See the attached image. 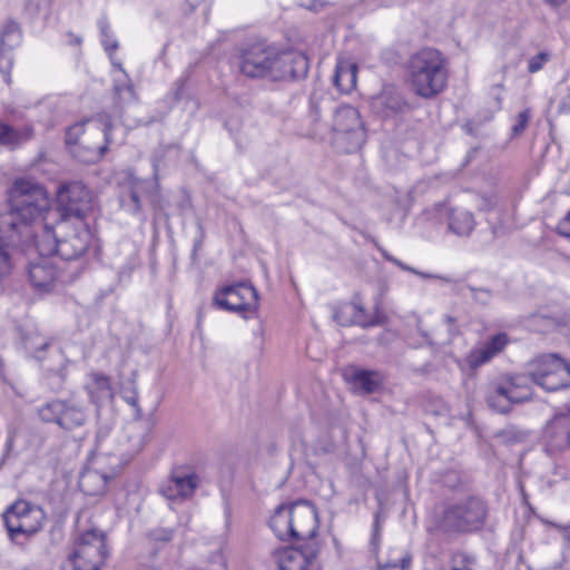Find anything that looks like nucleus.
I'll return each mask as SVG.
<instances>
[{"mask_svg": "<svg viewBox=\"0 0 570 570\" xmlns=\"http://www.w3.org/2000/svg\"><path fill=\"white\" fill-rule=\"evenodd\" d=\"M233 67L247 79L298 80L307 76L308 58L301 51H279L264 42L240 48Z\"/></svg>", "mask_w": 570, "mask_h": 570, "instance_id": "obj_1", "label": "nucleus"}, {"mask_svg": "<svg viewBox=\"0 0 570 570\" xmlns=\"http://www.w3.org/2000/svg\"><path fill=\"white\" fill-rule=\"evenodd\" d=\"M8 210L0 214V230L16 232L33 242V224L49 208L46 189L31 179H16L8 191Z\"/></svg>", "mask_w": 570, "mask_h": 570, "instance_id": "obj_2", "label": "nucleus"}, {"mask_svg": "<svg viewBox=\"0 0 570 570\" xmlns=\"http://www.w3.org/2000/svg\"><path fill=\"white\" fill-rule=\"evenodd\" d=\"M557 362L566 361L556 354L541 355L529 364L527 375L501 377L489 383L485 394L488 405L499 413H508L512 404L529 401L532 397L530 383L546 379Z\"/></svg>", "mask_w": 570, "mask_h": 570, "instance_id": "obj_3", "label": "nucleus"}, {"mask_svg": "<svg viewBox=\"0 0 570 570\" xmlns=\"http://www.w3.org/2000/svg\"><path fill=\"white\" fill-rule=\"evenodd\" d=\"M407 77L410 87L416 96L431 99L446 87V60L436 49H421L409 59Z\"/></svg>", "mask_w": 570, "mask_h": 570, "instance_id": "obj_4", "label": "nucleus"}, {"mask_svg": "<svg viewBox=\"0 0 570 570\" xmlns=\"http://www.w3.org/2000/svg\"><path fill=\"white\" fill-rule=\"evenodd\" d=\"M269 527L282 541H317L318 517L307 501L279 505L271 517Z\"/></svg>", "mask_w": 570, "mask_h": 570, "instance_id": "obj_5", "label": "nucleus"}, {"mask_svg": "<svg viewBox=\"0 0 570 570\" xmlns=\"http://www.w3.org/2000/svg\"><path fill=\"white\" fill-rule=\"evenodd\" d=\"M59 236L46 229L33 243L39 253H56L63 261H79L88 250L92 235L83 222L71 226L69 222L58 224Z\"/></svg>", "mask_w": 570, "mask_h": 570, "instance_id": "obj_6", "label": "nucleus"}, {"mask_svg": "<svg viewBox=\"0 0 570 570\" xmlns=\"http://www.w3.org/2000/svg\"><path fill=\"white\" fill-rule=\"evenodd\" d=\"M487 517V503L479 497H466L444 508L440 528L450 533L473 532L484 525Z\"/></svg>", "mask_w": 570, "mask_h": 570, "instance_id": "obj_7", "label": "nucleus"}, {"mask_svg": "<svg viewBox=\"0 0 570 570\" xmlns=\"http://www.w3.org/2000/svg\"><path fill=\"white\" fill-rule=\"evenodd\" d=\"M9 538L17 541L20 535L27 538L37 533L46 519L43 510L24 500H18L9 505L2 515Z\"/></svg>", "mask_w": 570, "mask_h": 570, "instance_id": "obj_8", "label": "nucleus"}, {"mask_svg": "<svg viewBox=\"0 0 570 570\" xmlns=\"http://www.w3.org/2000/svg\"><path fill=\"white\" fill-rule=\"evenodd\" d=\"M335 142L345 153L360 149L366 139L364 124L358 110L352 106H340L333 117Z\"/></svg>", "mask_w": 570, "mask_h": 570, "instance_id": "obj_9", "label": "nucleus"}, {"mask_svg": "<svg viewBox=\"0 0 570 570\" xmlns=\"http://www.w3.org/2000/svg\"><path fill=\"white\" fill-rule=\"evenodd\" d=\"M99 124L98 121L91 122L89 132L81 138L80 142L69 149L70 154L80 163L98 161L107 153L109 145L114 144L109 116H100Z\"/></svg>", "mask_w": 570, "mask_h": 570, "instance_id": "obj_10", "label": "nucleus"}, {"mask_svg": "<svg viewBox=\"0 0 570 570\" xmlns=\"http://www.w3.org/2000/svg\"><path fill=\"white\" fill-rule=\"evenodd\" d=\"M57 203L62 222H69L71 218H76L77 223L83 222L94 208L91 191L80 181L61 186L57 194Z\"/></svg>", "mask_w": 570, "mask_h": 570, "instance_id": "obj_11", "label": "nucleus"}, {"mask_svg": "<svg viewBox=\"0 0 570 570\" xmlns=\"http://www.w3.org/2000/svg\"><path fill=\"white\" fill-rule=\"evenodd\" d=\"M107 556L105 534L90 530L85 532L76 543L71 561L75 570H100Z\"/></svg>", "mask_w": 570, "mask_h": 570, "instance_id": "obj_12", "label": "nucleus"}, {"mask_svg": "<svg viewBox=\"0 0 570 570\" xmlns=\"http://www.w3.org/2000/svg\"><path fill=\"white\" fill-rule=\"evenodd\" d=\"M257 299L258 294L252 285L238 283L220 288L214 296V304L229 312L255 311Z\"/></svg>", "mask_w": 570, "mask_h": 570, "instance_id": "obj_13", "label": "nucleus"}, {"mask_svg": "<svg viewBox=\"0 0 570 570\" xmlns=\"http://www.w3.org/2000/svg\"><path fill=\"white\" fill-rule=\"evenodd\" d=\"M544 449L556 454L570 449V407L559 409L547 423L543 433Z\"/></svg>", "mask_w": 570, "mask_h": 570, "instance_id": "obj_14", "label": "nucleus"}, {"mask_svg": "<svg viewBox=\"0 0 570 570\" xmlns=\"http://www.w3.org/2000/svg\"><path fill=\"white\" fill-rule=\"evenodd\" d=\"M40 256L31 261L28 265V279L32 287L39 292H50L61 279L55 258L50 253H39Z\"/></svg>", "mask_w": 570, "mask_h": 570, "instance_id": "obj_15", "label": "nucleus"}, {"mask_svg": "<svg viewBox=\"0 0 570 570\" xmlns=\"http://www.w3.org/2000/svg\"><path fill=\"white\" fill-rule=\"evenodd\" d=\"M321 550L318 541L308 542L301 548L286 549L278 553L279 570H321L316 557Z\"/></svg>", "mask_w": 570, "mask_h": 570, "instance_id": "obj_16", "label": "nucleus"}, {"mask_svg": "<svg viewBox=\"0 0 570 570\" xmlns=\"http://www.w3.org/2000/svg\"><path fill=\"white\" fill-rule=\"evenodd\" d=\"M149 426L142 422L134 421L128 423L124 430L118 453L114 454L121 460L128 461L138 454L148 441Z\"/></svg>", "mask_w": 570, "mask_h": 570, "instance_id": "obj_17", "label": "nucleus"}, {"mask_svg": "<svg viewBox=\"0 0 570 570\" xmlns=\"http://www.w3.org/2000/svg\"><path fill=\"white\" fill-rule=\"evenodd\" d=\"M371 108L383 118H390L403 114L409 109V104L395 86L386 85L377 95L372 97Z\"/></svg>", "mask_w": 570, "mask_h": 570, "instance_id": "obj_18", "label": "nucleus"}, {"mask_svg": "<svg viewBox=\"0 0 570 570\" xmlns=\"http://www.w3.org/2000/svg\"><path fill=\"white\" fill-rule=\"evenodd\" d=\"M33 242L16 233L0 230V281L9 276L17 263V252Z\"/></svg>", "mask_w": 570, "mask_h": 570, "instance_id": "obj_19", "label": "nucleus"}, {"mask_svg": "<svg viewBox=\"0 0 570 570\" xmlns=\"http://www.w3.org/2000/svg\"><path fill=\"white\" fill-rule=\"evenodd\" d=\"M343 375L352 390L360 394L374 393L381 389L384 382V375L380 371L357 366L347 367Z\"/></svg>", "mask_w": 570, "mask_h": 570, "instance_id": "obj_20", "label": "nucleus"}, {"mask_svg": "<svg viewBox=\"0 0 570 570\" xmlns=\"http://www.w3.org/2000/svg\"><path fill=\"white\" fill-rule=\"evenodd\" d=\"M509 343V337L505 333H497L492 335L487 342H484L481 346H478L470 351L466 356V363L471 368H478L488 362H490L493 357H495L499 353H501L504 347Z\"/></svg>", "mask_w": 570, "mask_h": 570, "instance_id": "obj_21", "label": "nucleus"}, {"mask_svg": "<svg viewBox=\"0 0 570 570\" xmlns=\"http://www.w3.org/2000/svg\"><path fill=\"white\" fill-rule=\"evenodd\" d=\"M197 488V476L195 474H178L164 482L159 492L169 501L189 498Z\"/></svg>", "mask_w": 570, "mask_h": 570, "instance_id": "obj_22", "label": "nucleus"}, {"mask_svg": "<svg viewBox=\"0 0 570 570\" xmlns=\"http://www.w3.org/2000/svg\"><path fill=\"white\" fill-rule=\"evenodd\" d=\"M33 136V128L24 126L14 128L0 121V146L14 149L21 144L30 140Z\"/></svg>", "mask_w": 570, "mask_h": 570, "instance_id": "obj_23", "label": "nucleus"}, {"mask_svg": "<svg viewBox=\"0 0 570 570\" xmlns=\"http://www.w3.org/2000/svg\"><path fill=\"white\" fill-rule=\"evenodd\" d=\"M357 66L347 60H341L336 65L334 85L341 92L348 94L356 86Z\"/></svg>", "mask_w": 570, "mask_h": 570, "instance_id": "obj_24", "label": "nucleus"}, {"mask_svg": "<svg viewBox=\"0 0 570 570\" xmlns=\"http://www.w3.org/2000/svg\"><path fill=\"white\" fill-rule=\"evenodd\" d=\"M553 371L546 379L535 383L548 392L558 391L570 384V365L567 362H557Z\"/></svg>", "mask_w": 570, "mask_h": 570, "instance_id": "obj_25", "label": "nucleus"}, {"mask_svg": "<svg viewBox=\"0 0 570 570\" xmlns=\"http://www.w3.org/2000/svg\"><path fill=\"white\" fill-rule=\"evenodd\" d=\"M108 475L95 469H86L79 478L80 490L88 495L102 493L107 485Z\"/></svg>", "mask_w": 570, "mask_h": 570, "instance_id": "obj_26", "label": "nucleus"}, {"mask_svg": "<svg viewBox=\"0 0 570 570\" xmlns=\"http://www.w3.org/2000/svg\"><path fill=\"white\" fill-rule=\"evenodd\" d=\"M473 214L464 208H452L449 214V227L458 236H468L474 229Z\"/></svg>", "mask_w": 570, "mask_h": 570, "instance_id": "obj_27", "label": "nucleus"}, {"mask_svg": "<svg viewBox=\"0 0 570 570\" xmlns=\"http://www.w3.org/2000/svg\"><path fill=\"white\" fill-rule=\"evenodd\" d=\"M91 402L99 404L100 402L112 397V390L108 376L100 373H92L86 385Z\"/></svg>", "mask_w": 570, "mask_h": 570, "instance_id": "obj_28", "label": "nucleus"}, {"mask_svg": "<svg viewBox=\"0 0 570 570\" xmlns=\"http://www.w3.org/2000/svg\"><path fill=\"white\" fill-rule=\"evenodd\" d=\"M87 415L85 410L78 404L65 401V409L59 416L58 425L63 430H73L83 425Z\"/></svg>", "mask_w": 570, "mask_h": 570, "instance_id": "obj_29", "label": "nucleus"}, {"mask_svg": "<svg viewBox=\"0 0 570 570\" xmlns=\"http://www.w3.org/2000/svg\"><path fill=\"white\" fill-rule=\"evenodd\" d=\"M144 180L134 179L127 190H124L119 197L121 207L131 213L138 214L141 209L140 196L145 189Z\"/></svg>", "mask_w": 570, "mask_h": 570, "instance_id": "obj_30", "label": "nucleus"}, {"mask_svg": "<svg viewBox=\"0 0 570 570\" xmlns=\"http://www.w3.org/2000/svg\"><path fill=\"white\" fill-rule=\"evenodd\" d=\"M97 26L100 31L101 43L105 48V51L108 53L110 58H112V56L116 53L119 47V43L110 31V26L107 17H101L98 20Z\"/></svg>", "mask_w": 570, "mask_h": 570, "instance_id": "obj_31", "label": "nucleus"}, {"mask_svg": "<svg viewBox=\"0 0 570 570\" xmlns=\"http://www.w3.org/2000/svg\"><path fill=\"white\" fill-rule=\"evenodd\" d=\"M63 409L65 401L53 400L40 406L38 409V415L43 422L58 424L59 416Z\"/></svg>", "mask_w": 570, "mask_h": 570, "instance_id": "obj_32", "label": "nucleus"}, {"mask_svg": "<svg viewBox=\"0 0 570 570\" xmlns=\"http://www.w3.org/2000/svg\"><path fill=\"white\" fill-rule=\"evenodd\" d=\"M346 312H350L351 325L368 327L377 324V321L368 317L364 307L357 302L347 303Z\"/></svg>", "mask_w": 570, "mask_h": 570, "instance_id": "obj_33", "label": "nucleus"}, {"mask_svg": "<svg viewBox=\"0 0 570 570\" xmlns=\"http://www.w3.org/2000/svg\"><path fill=\"white\" fill-rule=\"evenodd\" d=\"M114 91L117 98L122 102H130L136 100V94L132 83L128 77L124 79H115Z\"/></svg>", "mask_w": 570, "mask_h": 570, "instance_id": "obj_34", "label": "nucleus"}, {"mask_svg": "<svg viewBox=\"0 0 570 570\" xmlns=\"http://www.w3.org/2000/svg\"><path fill=\"white\" fill-rule=\"evenodd\" d=\"M97 121L99 122V119H97ZM92 122H96V120H92ZM86 124H89L90 126L91 121L77 122L67 129L66 144L69 149L80 142L81 138L89 132V127L85 128Z\"/></svg>", "mask_w": 570, "mask_h": 570, "instance_id": "obj_35", "label": "nucleus"}, {"mask_svg": "<svg viewBox=\"0 0 570 570\" xmlns=\"http://www.w3.org/2000/svg\"><path fill=\"white\" fill-rule=\"evenodd\" d=\"M451 562L450 569L442 568L439 570H474L475 558L464 552H458L453 554Z\"/></svg>", "mask_w": 570, "mask_h": 570, "instance_id": "obj_36", "label": "nucleus"}, {"mask_svg": "<svg viewBox=\"0 0 570 570\" xmlns=\"http://www.w3.org/2000/svg\"><path fill=\"white\" fill-rule=\"evenodd\" d=\"M52 0H28L27 10L31 14H45L50 11Z\"/></svg>", "mask_w": 570, "mask_h": 570, "instance_id": "obj_37", "label": "nucleus"}, {"mask_svg": "<svg viewBox=\"0 0 570 570\" xmlns=\"http://www.w3.org/2000/svg\"><path fill=\"white\" fill-rule=\"evenodd\" d=\"M550 59V55L548 52H539L538 55L531 57L528 61V71L530 73L538 72L542 69L546 62Z\"/></svg>", "mask_w": 570, "mask_h": 570, "instance_id": "obj_38", "label": "nucleus"}, {"mask_svg": "<svg viewBox=\"0 0 570 570\" xmlns=\"http://www.w3.org/2000/svg\"><path fill=\"white\" fill-rule=\"evenodd\" d=\"M530 119V112L528 110L521 111L517 117V122L512 127V134L519 136L525 129Z\"/></svg>", "mask_w": 570, "mask_h": 570, "instance_id": "obj_39", "label": "nucleus"}, {"mask_svg": "<svg viewBox=\"0 0 570 570\" xmlns=\"http://www.w3.org/2000/svg\"><path fill=\"white\" fill-rule=\"evenodd\" d=\"M469 289L472 293V298L480 304L485 305L492 298L491 292L487 288H475V287L469 286Z\"/></svg>", "mask_w": 570, "mask_h": 570, "instance_id": "obj_40", "label": "nucleus"}, {"mask_svg": "<svg viewBox=\"0 0 570 570\" xmlns=\"http://www.w3.org/2000/svg\"><path fill=\"white\" fill-rule=\"evenodd\" d=\"M347 309V303L340 306L333 315V318L341 325V326H350L351 325V315L350 312H346Z\"/></svg>", "mask_w": 570, "mask_h": 570, "instance_id": "obj_41", "label": "nucleus"}, {"mask_svg": "<svg viewBox=\"0 0 570 570\" xmlns=\"http://www.w3.org/2000/svg\"><path fill=\"white\" fill-rule=\"evenodd\" d=\"M382 255H383V257H384L386 261H389V262H391V263L395 264L396 266H399V267H400L401 269H403V271H407V272L414 273V274L420 275V276H422V277H431V275H428V274H424V273L417 272V271H415L414 268H412V267H410V266L405 265L404 263H402V262H401V261H399L397 258H395V257H393L392 255H390L386 250H382Z\"/></svg>", "mask_w": 570, "mask_h": 570, "instance_id": "obj_42", "label": "nucleus"}, {"mask_svg": "<svg viewBox=\"0 0 570 570\" xmlns=\"http://www.w3.org/2000/svg\"><path fill=\"white\" fill-rule=\"evenodd\" d=\"M411 561L410 557H402L400 560L386 562L380 567V570H405Z\"/></svg>", "mask_w": 570, "mask_h": 570, "instance_id": "obj_43", "label": "nucleus"}, {"mask_svg": "<svg viewBox=\"0 0 570 570\" xmlns=\"http://www.w3.org/2000/svg\"><path fill=\"white\" fill-rule=\"evenodd\" d=\"M299 4L311 11L318 12L327 2L323 0H299Z\"/></svg>", "mask_w": 570, "mask_h": 570, "instance_id": "obj_44", "label": "nucleus"}, {"mask_svg": "<svg viewBox=\"0 0 570 570\" xmlns=\"http://www.w3.org/2000/svg\"><path fill=\"white\" fill-rule=\"evenodd\" d=\"M557 232L561 236L570 239V212L566 215L564 218H562L559 222V224L557 226Z\"/></svg>", "mask_w": 570, "mask_h": 570, "instance_id": "obj_45", "label": "nucleus"}, {"mask_svg": "<svg viewBox=\"0 0 570 570\" xmlns=\"http://www.w3.org/2000/svg\"><path fill=\"white\" fill-rule=\"evenodd\" d=\"M102 438H104V434H102L101 431H99L97 433L96 446H95V451H94L95 459L98 460V461L102 460L104 456L108 455V453L104 451Z\"/></svg>", "mask_w": 570, "mask_h": 570, "instance_id": "obj_46", "label": "nucleus"}, {"mask_svg": "<svg viewBox=\"0 0 570 570\" xmlns=\"http://www.w3.org/2000/svg\"><path fill=\"white\" fill-rule=\"evenodd\" d=\"M138 266V258L137 256H131L128 265L124 266L120 272L119 276L120 278H128L131 274V272Z\"/></svg>", "mask_w": 570, "mask_h": 570, "instance_id": "obj_47", "label": "nucleus"}, {"mask_svg": "<svg viewBox=\"0 0 570 570\" xmlns=\"http://www.w3.org/2000/svg\"><path fill=\"white\" fill-rule=\"evenodd\" d=\"M197 228H198V236L194 240L193 256H195L197 250L202 247L204 238H205V232H204L202 223H197Z\"/></svg>", "mask_w": 570, "mask_h": 570, "instance_id": "obj_48", "label": "nucleus"}, {"mask_svg": "<svg viewBox=\"0 0 570 570\" xmlns=\"http://www.w3.org/2000/svg\"><path fill=\"white\" fill-rule=\"evenodd\" d=\"M558 109H559V112H562V114L570 112V88H569L568 95L566 97H563L562 100L560 101Z\"/></svg>", "mask_w": 570, "mask_h": 570, "instance_id": "obj_49", "label": "nucleus"}, {"mask_svg": "<svg viewBox=\"0 0 570 570\" xmlns=\"http://www.w3.org/2000/svg\"><path fill=\"white\" fill-rule=\"evenodd\" d=\"M550 524L562 533L564 540L570 542V524L569 525H562V524H558V523H554V522H551Z\"/></svg>", "mask_w": 570, "mask_h": 570, "instance_id": "obj_50", "label": "nucleus"}, {"mask_svg": "<svg viewBox=\"0 0 570 570\" xmlns=\"http://www.w3.org/2000/svg\"><path fill=\"white\" fill-rule=\"evenodd\" d=\"M111 63L115 68H117L122 75L125 78H127V73L125 71V69L122 68L121 63L120 62H116L111 59Z\"/></svg>", "mask_w": 570, "mask_h": 570, "instance_id": "obj_51", "label": "nucleus"}, {"mask_svg": "<svg viewBox=\"0 0 570 570\" xmlns=\"http://www.w3.org/2000/svg\"><path fill=\"white\" fill-rule=\"evenodd\" d=\"M564 0H547L548 3H550L553 7L560 6Z\"/></svg>", "mask_w": 570, "mask_h": 570, "instance_id": "obj_52", "label": "nucleus"}, {"mask_svg": "<svg viewBox=\"0 0 570 570\" xmlns=\"http://www.w3.org/2000/svg\"><path fill=\"white\" fill-rule=\"evenodd\" d=\"M70 37L72 38L71 43H75V45H80L81 43V38L80 37H76L73 35H70Z\"/></svg>", "mask_w": 570, "mask_h": 570, "instance_id": "obj_53", "label": "nucleus"}, {"mask_svg": "<svg viewBox=\"0 0 570 570\" xmlns=\"http://www.w3.org/2000/svg\"><path fill=\"white\" fill-rule=\"evenodd\" d=\"M445 322L449 324V325H452L455 323V318L450 316V315H446L445 316Z\"/></svg>", "mask_w": 570, "mask_h": 570, "instance_id": "obj_54", "label": "nucleus"}, {"mask_svg": "<svg viewBox=\"0 0 570 570\" xmlns=\"http://www.w3.org/2000/svg\"><path fill=\"white\" fill-rule=\"evenodd\" d=\"M48 345H49V344H48L47 342H43V343H41V344H40L39 350H41V351H42V350H46Z\"/></svg>", "mask_w": 570, "mask_h": 570, "instance_id": "obj_55", "label": "nucleus"}, {"mask_svg": "<svg viewBox=\"0 0 570 570\" xmlns=\"http://www.w3.org/2000/svg\"><path fill=\"white\" fill-rule=\"evenodd\" d=\"M163 539H164V540H170V539H171V531H169V532L167 533V535H165Z\"/></svg>", "mask_w": 570, "mask_h": 570, "instance_id": "obj_56", "label": "nucleus"}, {"mask_svg": "<svg viewBox=\"0 0 570 570\" xmlns=\"http://www.w3.org/2000/svg\"><path fill=\"white\" fill-rule=\"evenodd\" d=\"M257 333H258L261 336H263V334H264L263 328H262V327H259V330H258V332H257Z\"/></svg>", "mask_w": 570, "mask_h": 570, "instance_id": "obj_57", "label": "nucleus"}]
</instances>
